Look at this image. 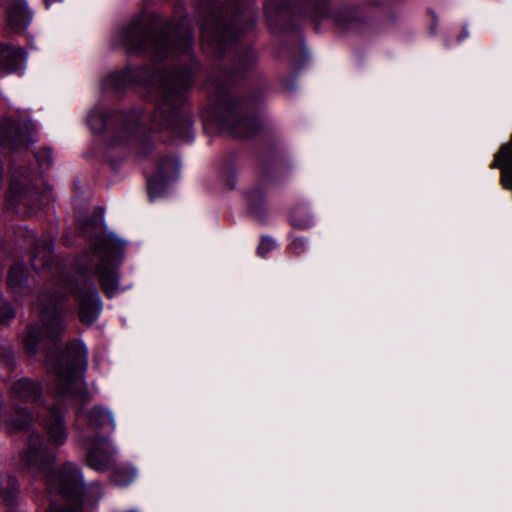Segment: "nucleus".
Instances as JSON below:
<instances>
[{
  "label": "nucleus",
  "mask_w": 512,
  "mask_h": 512,
  "mask_svg": "<svg viewBox=\"0 0 512 512\" xmlns=\"http://www.w3.org/2000/svg\"><path fill=\"white\" fill-rule=\"evenodd\" d=\"M114 43L129 54H145L157 62L167 63L153 70L138 67L111 72L102 82L103 90L121 92L132 85L154 87L156 99L151 128L190 142L193 119L185 104L200 65L192 54L193 33L187 21L176 22L143 11L117 32Z\"/></svg>",
  "instance_id": "obj_1"
},
{
  "label": "nucleus",
  "mask_w": 512,
  "mask_h": 512,
  "mask_svg": "<svg viewBox=\"0 0 512 512\" xmlns=\"http://www.w3.org/2000/svg\"><path fill=\"white\" fill-rule=\"evenodd\" d=\"M65 301L63 293L39 295L33 307L39 312L40 323L31 324L23 338L26 353H42L46 365L55 374V402L43 415H38L48 443L53 447L64 445L68 439L64 405L75 400L87 403L92 399L83 380L87 368V347L74 339L67 343L64 352L60 349L66 330Z\"/></svg>",
  "instance_id": "obj_2"
},
{
  "label": "nucleus",
  "mask_w": 512,
  "mask_h": 512,
  "mask_svg": "<svg viewBox=\"0 0 512 512\" xmlns=\"http://www.w3.org/2000/svg\"><path fill=\"white\" fill-rule=\"evenodd\" d=\"M99 219L89 217L80 223L82 234L88 238L89 248L76 260V279L69 291L74 297L78 318L84 325H92L102 312V301L94 282L98 277L102 291L112 298L119 288L117 265L121 262L125 242L114 234L98 229Z\"/></svg>",
  "instance_id": "obj_3"
},
{
  "label": "nucleus",
  "mask_w": 512,
  "mask_h": 512,
  "mask_svg": "<svg viewBox=\"0 0 512 512\" xmlns=\"http://www.w3.org/2000/svg\"><path fill=\"white\" fill-rule=\"evenodd\" d=\"M256 63V52L248 48L238 55L233 71L220 69L209 76L205 83L209 100L203 115L205 124H213L236 138H248L260 130L261 121L253 112L252 101L239 99L229 90L230 82L252 69Z\"/></svg>",
  "instance_id": "obj_4"
},
{
  "label": "nucleus",
  "mask_w": 512,
  "mask_h": 512,
  "mask_svg": "<svg viewBox=\"0 0 512 512\" xmlns=\"http://www.w3.org/2000/svg\"><path fill=\"white\" fill-rule=\"evenodd\" d=\"M55 461L56 452L45 444L38 431L32 430L20 455V465L34 478L44 479L50 491L61 495L63 504L52 501L47 512H82L84 481L79 468L67 462L56 472Z\"/></svg>",
  "instance_id": "obj_5"
},
{
  "label": "nucleus",
  "mask_w": 512,
  "mask_h": 512,
  "mask_svg": "<svg viewBox=\"0 0 512 512\" xmlns=\"http://www.w3.org/2000/svg\"><path fill=\"white\" fill-rule=\"evenodd\" d=\"M205 52L222 56L257 21L250 0H195Z\"/></svg>",
  "instance_id": "obj_6"
},
{
  "label": "nucleus",
  "mask_w": 512,
  "mask_h": 512,
  "mask_svg": "<svg viewBox=\"0 0 512 512\" xmlns=\"http://www.w3.org/2000/svg\"><path fill=\"white\" fill-rule=\"evenodd\" d=\"M265 14L269 26L273 29L282 28V21L291 14H299L316 25L331 18L341 29L350 28L356 20L355 11L350 6L342 7L330 14L328 0H267Z\"/></svg>",
  "instance_id": "obj_7"
},
{
  "label": "nucleus",
  "mask_w": 512,
  "mask_h": 512,
  "mask_svg": "<svg viewBox=\"0 0 512 512\" xmlns=\"http://www.w3.org/2000/svg\"><path fill=\"white\" fill-rule=\"evenodd\" d=\"M146 116L141 110L110 112L102 107L90 111L87 122L94 133L103 134L111 148L124 145L144 131Z\"/></svg>",
  "instance_id": "obj_8"
},
{
  "label": "nucleus",
  "mask_w": 512,
  "mask_h": 512,
  "mask_svg": "<svg viewBox=\"0 0 512 512\" xmlns=\"http://www.w3.org/2000/svg\"><path fill=\"white\" fill-rule=\"evenodd\" d=\"M35 176L26 169L14 172L7 196V208L21 216H31L41 207V195L35 188Z\"/></svg>",
  "instance_id": "obj_9"
},
{
  "label": "nucleus",
  "mask_w": 512,
  "mask_h": 512,
  "mask_svg": "<svg viewBox=\"0 0 512 512\" xmlns=\"http://www.w3.org/2000/svg\"><path fill=\"white\" fill-rule=\"evenodd\" d=\"M17 242L27 250L31 256V263L37 269H48L52 262L53 243L50 239H39L32 230L26 227H18L16 232Z\"/></svg>",
  "instance_id": "obj_10"
},
{
  "label": "nucleus",
  "mask_w": 512,
  "mask_h": 512,
  "mask_svg": "<svg viewBox=\"0 0 512 512\" xmlns=\"http://www.w3.org/2000/svg\"><path fill=\"white\" fill-rule=\"evenodd\" d=\"M35 141L32 124L25 121L0 120V146L8 151L26 148Z\"/></svg>",
  "instance_id": "obj_11"
},
{
  "label": "nucleus",
  "mask_w": 512,
  "mask_h": 512,
  "mask_svg": "<svg viewBox=\"0 0 512 512\" xmlns=\"http://www.w3.org/2000/svg\"><path fill=\"white\" fill-rule=\"evenodd\" d=\"M180 162L174 157L160 160L154 175L147 179L148 193L151 199L162 196L168 184L179 175Z\"/></svg>",
  "instance_id": "obj_12"
},
{
  "label": "nucleus",
  "mask_w": 512,
  "mask_h": 512,
  "mask_svg": "<svg viewBox=\"0 0 512 512\" xmlns=\"http://www.w3.org/2000/svg\"><path fill=\"white\" fill-rule=\"evenodd\" d=\"M8 395L13 402L33 404L39 407L45 404L42 384L29 377H22L14 381L9 387Z\"/></svg>",
  "instance_id": "obj_13"
},
{
  "label": "nucleus",
  "mask_w": 512,
  "mask_h": 512,
  "mask_svg": "<svg viewBox=\"0 0 512 512\" xmlns=\"http://www.w3.org/2000/svg\"><path fill=\"white\" fill-rule=\"evenodd\" d=\"M92 446L87 450L86 464L97 472H106L116 464L117 450L106 438L91 439Z\"/></svg>",
  "instance_id": "obj_14"
},
{
  "label": "nucleus",
  "mask_w": 512,
  "mask_h": 512,
  "mask_svg": "<svg viewBox=\"0 0 512 512\" xmlns=\"http://www.w3.org/2000/svg\"><path fill=\"white\" fill-rule=\"evenodd\" d=\"M0 6L6 10V22L11 30L19 32L29 26L32 13L25 0H0Z\"/></svg>",
  "instance_id": "obj_15"
},
{
  "label": "nucleus",
  "mask_w": 512,
  "mask_h": 512,
  "mask_svg": "<svg viewBox=\"0 0 512 512\" xmlns=\"http://www.w3.org/2000/svg\"><path fill=\"white\" fill-rule=\"evenodd\" d=\"M25 61V53L20 47L10 44H0V73L18 72Z\"/></svg>",
  "instance_id": "obj_16"
},
{
  "label": "nucleus",
  "mask_w": 512,
  "mask_h": 512,
  "mask_svg": "<svg viewBox=\"0 0 512 512\" xmlns=\"http://www.w3.org/2000/svg\"><path fill=\"white\" fill-rule=\"evenodd\" d=\"M28 277L27 271L24 265L16 263L14 264L7 276V286L12 294L15 296H23L28 291Z\"/></svg>",
  "instance_id": "obj_17"
},
{
  "label": "nucleus",
  "mask_w": 512,
  "mask_h": 512,
  "mask_svg": "<svg viewBox=\"0 0 512 512\" xmlns=\"http://www.w3.org/2000/svg\"><path fill=\"white\" fill-rule=\"evenodd\" d=\"M88 423L92 428L103 429L106 425H110L111 429H115V421L112 413L102 407L94 406L87 411Z\"/></svg>",
  "instance_id": "obj_18"
},
{
  "label": "nucleus",
  "mask_w": 512,
  "mask_h": 512,
  "mask_svg": "<svg viewBox=\"0 0 512 512\" xmlns=\"http://www.w3.org/2000/svg\"><path fill=\"white\" fill-rule=\"evenodd\" d=\"M18 496V484L14 477L0 472V501L6 505H13Z\"/></svg>",
  "instance_id": "obj_19"
},
{
  "label": "nucleus",
  "mask_w": 512,
  "mask_h": 512,
  "mask_svg": "<svg viewBox=\"0 0 512 512\" xmlns=\"http://www.w3.org/2000/svg\"><path fill=\"white\" fill-rule=\"evenodd\" d=\"M289 221L291 226L298 230L309 229L314 224L313 217L304 205H297L293 208Z\"/></svg>",
  "instance_id": "obj_20"
},
{
  "label": "nucleus",
  "mask_w": 512,
  "mask_h": 512,
  "mask_svg": "<svg viewBox=\"0 0 512 512\" xmlns=\"http://www.w3.org/2000/svg\"><path fill=\"white\" fill-rule=\"evenodd\" d=\"M112 480L118 486H127L131 484L136 476L137 471L131 465H116L112 468Z\"/></svg>",
  "instance_id": "obj_21"
},
{
  "label": "nucleus",
  "mask_w": 512,
  "mask_h": 512,
  "mask_svg": "<svg viewBox=\"0 0 512 512\" xmlns=\"http://www.w3.org/2000/svg\"><path fill=\"white\" fill-rule=\"evenodd\" d=\"M13 349L9 345L0 346V378L5 380L15 368Z\"/></svg>",
  "instance_id": "obj_22"
},
{
  "label": "nucleus",
  "mask_w": 512,
  "mask_h": 512,
  "mask_svg": "<svg viewBox=\"0 0 512 512\" xmlns=\"http://www.w3.org/2000/svg\"><path fill=\"white\" fill-rule=\"evenodd\" d=\"M309 246V239L302 236L289 235V242L286 246V253L290 257L302 256Z\"/></svg>",
  "instance_id": "obj_23"
},
{
  "label": "nucleus",
  "mask_w": 512,
  "mask_h": 512,
  "mask_svg": "<svg viewBox=\"0 0 512 512\" xmlns=\"http://www.w3.org/2000/svg\"><path fill=\"white\" fill-rule=\"evenodd\" d=\"M35 158L41 175L47 171L53 163L52 151L49 148L39 149L35 154Z\"/></svg>",
  "instance_id": "obj_24"
},
{
  "label": "nucleus",
  "mask_w": 512,
  "mask_h": 512,
  "mask_svg": "<svg viewBox=\"0 0 512 512\" xmlns=\"http://www.w3.org/2000/svg\"><path fill=\"white\" fill-rule=\"evenodd\" d=\"M276 247L277 243L273 238L269 236H263L258 246L257 253L259 256L265 257L270 251L274 250Z\"/></svg>",
  "instance_id": "obj_25"
},
{
  "label": "nucleus",
  "mask_w": 512,
  "mask_h": 512,
  "mask_svg": "<svg viewBox=\"0 0 512 512\" xmlns=\"http://www.w3.org/2000/svg\"><path fill=\"white\" fill-rule=\"evenodd\" d=\"M141 146H142L141 154H142L143 156H147V155L150 153V151L152 150V146H153V145H152V143H151V142H149V141H143V142L141 143Z\"/></svg>",
  "instance_id": "obj_26"
},
{
  "label": "nucleus",
  "mask_w": 512,
  "mask_h": 512,
  "mask_svg": "<svg viewBox=\"0 0 512 512\" xmlns=\"http://www.w3.org/2000/svg\"><path fill=\"white\" fill-rule=\"evenodd\" d=\"M254 197H255V194L253 192H250L247 195V198H248V201H249V206H250L251 210H253V211L255 209L254 206H253Z\"/></svg>",
  "instance_id": "obj_27"
},
{
  "label": "nucleus",
  "mask_w": 512,
  "mask_h": 512,
  "mask_svg": "<svg viewBox=\"0 0 512 512\" xmlns=\"http://www.w3.org/2000/svg\"><path fill=\"white\" fill-rule=\"evenodd\" d=\"M468 36H469V32H468L467 28L464 27L462 29V32H461L460 36H459V39L463 40V39L467 38Z\"/></svg>",
  "instance_id": "obj_28"
},
{
  "label": "nucleus",
  "mask_w": 512,
  "mask_h": 512,
  "mask_svg": "<svg viewBox=\"0 0 512 512\" xmlns=\"http://www.w3.org/2000/svg\"><path fill=\"white\" fill-rule=\"evenodd\" d=\"M62 0H44L46 8H50L52 4L61 2Z\"/></svg>",
  "instance_id": "obj_29"
}]
</instances>
